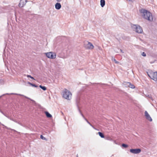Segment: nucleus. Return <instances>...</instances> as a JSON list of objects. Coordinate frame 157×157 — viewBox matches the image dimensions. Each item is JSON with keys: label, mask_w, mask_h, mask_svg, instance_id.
Masks as SVG:
<instances>
[{"label": "nucleus", "mask_w": 157, "mask_h": 157, "mask_svg": "<svg viewBox=\"0 0 157 157\" xmlns=\"http://www.w3.org/2000/svg\"><path fill=\"white\" fill-rule=\"evenodd\" d=\"M142 16L145 19L151 21L153 20V18L152 14L147 10L142 9L139 10Z\"/></svg>", "instance_id": "1"}, {"label": "nucleus", "mask_w": 157, "mask_h": 157, "mask_svg": "<svg viewBox=\"0 0 157 157\" xmlns=\"http://www.w3.org/2000/svg\"><path fill=\"white\" fill-rule=\"evenodd\" d=\"M133 31L139 33H141L143 32V29L141 27L138 25H131Z\"/></svg>", "instance_id": "2"}, {"label": "nucleus", "mask_w": 157, "mask_h": 157, "mask_svg": "<svg viewBox=\"0 0 157 157\" xmlns=\"http://www.w3.org/2000/svg\"><path fill=\"white\" fill-rule=\"evenodd\" d=\"M63 97L67 100H70L71 98L70 95H71V92L65 89L63 91Z\"/></svg>", "instance_id": "3"}, {"label": "nucleus", "mask_w": 157, "mask_h": 157, "mask_svg": "<svg viewBox=\"0 0 157 157\" xmlns=\"http://www.w3.org/2000/svg\"><path fill=\"white\" fill-rule=\"evenodd\" d=\"M148 76L155 81H157V72H147Z\"/></svg>", "instance_id": "4"}, {"label": "nucleus", "mask_w": 157, "mask_h": 157, "mask_svg": "<svg viewBox=\"0 0 157 157\" xmlns=\"http://www.w3.org/2000/svg\"><path fill=\"white\" fill-rule=\"evenodd\" d=\"M84 47L87 49H93L94 46L92 44L88 41H86L84 42Z\"/></svg>", "instance_id": "5"}, {"label": "nucleus", "mask_w": 157, "mask_h": 157, "mask_svg": "<svg viewBox=\"0 0 157 157\" xmlns=\"http://www.w3.org/2000/svg\"><path fill=\"white\" fill-rule=\"evenodd\" d=\"M46 56L49 58L54 59L56 58V55L54 52H49L46 53H45Z\"/></svg>", "instance_id": "6"}, {"label": "nucleus", "mask_w": 157, "mask_h": 157, "mask_svg": "<svg viewBox=\"0 0 157 157\" xmlns=\"http://www.w3.org/2000/svg\"><path fill=\"white\" fill-rule=\"evenodd\" d=\"M141 151V149L139 148L136 149H131L130 150V152L134 154H139L140 153Z\"/></svg>", "instance_id": "7"}, {"label": "nucleus", "mask_w": 157, "mask_h": 157, "mask_svg": "<svg viewBox=\"0 0 157 157\" xmlns=\"http://www.w3.org/2000/svg\"><path fill=\"white\" fill-rule=\"evenodd\" d=\"M27 2V0H20L18 6L20 7H24Z\"/></svg>", "instance_id": "8"}, {"label": "nucleus", "mask_w": 157, "mask_h": 157, "mask_svg": "<svg viewBox=\"0 0 157 157\" xmlns=\"http://www.w3.org/2000/svg\"><path fill=\"white\" fill-rule=\"evenodd\" d=\"M144 113L146 119L150 121H151L152 120V119L146 111Z\"/></svg>", "instance_id": "9"}, {"label": "nucleus", "mask_w": 157, "mask_h": 157, "mask_svg": "<svg viewBox=\"0 0 157 157\" xmlns=\"http://www.w3.org/2000/svg\"><path fill=\"white\" fill-rule=\"evenodd\" d=\"M128 84V86L132 89L135 88V86L133 84H131L130 82H124L123 83L124 85Z\"/></svg>", "instance_id": "10"}, {"label": "nucleus", "mask_w": 157, "mask_h": 157, "mask_svg": "<svg viewBox=\"0 0 157 157\" xmlns=\"http://www.w3.org/2000/svg\"><path fill=\"white\" fill-rule=\"evenodd\" d=\"M77 106H78V109L82 117L84 118V119L86 120V121L87 122V123L88 124H89L90 125H91V124L88 121V120L86 118H85V117H84V115L82 113V112H81V111L79 109V107H78V105L77 101Z\"/></svg>", "instance_id": "11"}, {"label": "nucleus", "mask_w": 157, "mask_h": 157, "mask_svg": "<svg viewBox=\"0 0 157 157\" xmlns=\"http://www.w3.org/2000/svg\"><path fill=\"white\" fill-rule=\"evenodd\" d=\"M55 8L57 10H59L61 7V5L60 3L59 2L56 3L55 5Z\"/></svg>", "instance_id": "12"}, {"label": "nucleus", "mask_w": 157, "mask_h": 157, "mask_svg": "<svg viewBox=\"0 0 157 157\" xmlns=\"http://www.w3.org/2000/svg\"><path fill=\"white\" fill-rule=\"evenodd\" d=\"M105 5V0H101L100 5L101 7H103Z\"/></svg>", "instance_id": "13"}, {"label": "nucleus", "mask_w": 157, "mask_h": 157, "mask_svg": "<svg viewBox=\"0 0 157 157\" xmlns=\"http://www.w3.org/2000/svg\"><path fill=\"white\" fill-rule=\"evenodd\" d=\"M44 113L48 118H51L52 117V115L48 112L45 111Z\"/></svg>", "instance_id": "14"}, {"label": "nucleus", "mask_w": 157, "mask_h": 157, "mask_svg": "<svg viewBox=\"0 0 157 157\" xmlns=\"http://www.w3.org/2000/svg\"><path fill=\"white\" fill-rule=\"evenodd\" d=\"M27 83H28V84H29L30 85H31V86H32L33 87H38V86L34 84L31 83L30 82H27Z\"/></svg>", "instance_id": "15"}, {"label": "nucleus", "mask_w": 157, "mask_h": 157, "mask_svg": "<svg viewBox=\"0 0 157 157\" xmlns=\"http://www.w3.org/2000/svg\"><path fill=\"white\" fill-rule=\"evenodd\" d=\"M98 134L101 138H104L105 137L103 133L101 132H98Z\"/></svg>", "instance_id": "16"}, {"label": "nucleus", "mask_w": 157, "mask_h": 157, "mask_svg": "<svg viewBox=\"0 0 157 157\" xmlns=\"http://www.w3.org/2000/svg\"><path fill=\"white\" fill-rule=\"evenodd\" d=\"M39 87L44 91H45L47 89V88L45 86H44L41 85H40Z\"/></svg>", "instance_id": "17"}, {"label": "nucleus", "mask_w": 157, "mask_h": 157, "mask_svg": "<svg viewBox=\"0 0 157 157\" xmlns=\"http://www.w3.org/2000/svg\"><path fill=\"white\" fill-rule=\"evenodd\" d=\"M121 146L123 148H126L128 147V145L127 144L123 143L121 144Z\"/></svg>", "instance_id": "18"}, {"label": "nucleus", "mask_w": 157, "mask_h": 157, "mask_svg": "<svg viewBox=\"0 0 157 157\" xmlns=\"http://www.w3.org/2000/svg\"><path fill=\"white\" fill-rule=\"evenodd\" d=\"M1 125H2L3 126H4V127H5V128L6 129H7L11 130H12L14 131V130L11 129L10 128H9L7 126H5V125H4L3 124H1Z\"/></svg>", "instance_id": "19"}, {"label": "nucleus", "mask_w": 157, "mask_h": 157, "mask_svg": "<svg viewBox=\"0 0 157 157\" xmlns=\"http://www.w3.org/2000/svg\"><path fill=\"white\" fill-rule=\"evenodd\" d=\"M40 138L43 140H44L47 141V139L44 137L42 135H41L40 136Z\"/></svg>", "instance_id": "20"}, {"label": "nucleus", "mask_w": 157, "mask_h": 157, "mask_svg": "<svg viewBox=\"0 0 157 157\" xmlns=\"http://www.w3.org/2000/svg\"><path fill=\"white\" fill-rule=\"evenodd\" d=\"M27 77H28V78H31L33 79V80H35V79H34V78L31 75H27Z\"/></svg>", "instance_id": "21"}, {"label": "nucleus", "mask_w": 157, "mask_h": 157, "mask_svg": "<svg viewBox=\"0 0 157 157\" xmlns=\"http://www.w3.org/2000/svg\"><path fill=\"white\" fill-rule=\"evenodd\" d=\"M105 139L106 140H112V139L110 137H109V136L106 137Z\"/></svg>", "instance_id": "22"}, {"label": "nucleus", "mask_w": 157, "mask_h": 157, "mask_svg": "<svg viewBox=\"0 0 157 157\" xmlns=\"http://www.w3.org/2000/svg\"><path fill=\"white\" fill-rule=\"evenodd\" d=\"M141 55L143 56H144V57H145L146 56V53L144 52H143L142 54H141Z\"/></svg>", "instance_id": "23"}, {"label": "nucleus", "mask_w": 157, "mask_h": 157, "mask_svg": "<svg viewBox=\"0 0 157 157\" xmlns=\"http://www.w3.org/2000/svg\"><path fill=\"white\" fill-rule=\"evenodd\" d=\"M30 100L33 102V103H36L35 101H34V100L31 99Z\"/></svg>", "instance_id": "24"}, {"label": "nucleus", "mask_w": 157, "mask_h": 157, "mask_svg": "<svg viewBox=\"0 0 157 157\" xmlns=\"http://www.w3.org/2000/svg\"><path fill=\"white\" fill-rule=\"evenodd\" d=\"M0 112H1V113H2V114H3V115H5V116H6V115H5L4 114V113L3 112V111H2V110H1V109H0Z\"/></svg>", "instance_id": "25"}, {"label": "nucleus", "mask_w": 157, "mask_h": 157, "mask_svg": "<svg viewBox=\"0 0 157 157\" xmlns=\"http://www.w3.org/2000/svg\"><path fill=\"white\" fill-rule=\"evenodd\" d=\"M24 97H25V98H27V99H29V100H31V99L30 98H28V97H26V96H25Z\"/></svg>", "instance_id": "26"}, {"label": "nucleus", "mask_w": 157, "mask_h": 157, "mask_svg": "<svg viewBox=\"0 0 157 157\" xmlns=\"http://www.w3.org/2000/svg\"><path fill=\"white\" fill-rule=\"evenodd\" d=\"M114 61H115V63H118V61H116V60L115 59H114Z\"/></svg>", "instance_id": "27"}, {"label": "nucleus", "mask_w": 157, "mask_h": 157, "mask_svg": "<svg viewBox=\"0 0 157 157\" xmlns=\"http://www.w3.org/2000/svg\"><path fill=\"white\" fill-rule=\"evenodd\" d=\"M3 81L1 79L0 80V82L1 83H3Z\"/></svg>", "instance_id": "28"}, {"label": "nucleus", "mask_w": 157, "mask_h": 157, "mask_svg": "<svg viewBox=\"0 0 157 157\" xmlns=\"http://www.w3.org/2000/svg\"><path fill=\"white\" fill-rule=\"evenodd\" d=\"M122 38L123 39H125V36H122Z\"/></svg>", "instance_id": "29"}, {"label": "nucleus", "mask_w": 157, "mask_h": 157, "mask_svg": "<svg viewBox=\"0 0 157 157\" xmlns=\"http://www.w3.org/2000/svg\"><path fill=\"white\" fill-rule=\"evenodd\" d=\"M126 0L127 1H129V2H133L132 0Z\"/></svg>", "instance_id": "30"}, {"label": "nucleus", "mask_w": 157, "mask_h": 157, "mask_svg": "<svg viewBox=\"0 0 157 157\" xmlns=\"http://www.w3.org/2000/svg\"><path fill=\"white\" fill-rule=\"evenodd\" d=\"M120 51L121 52H122V53H124V52H123V50H121V49H120Z\"/></svg>", "instance_id": "31"}, {"label": "nucleus", "mask_w": 157, "mask_h": 157, "mask_svg": "<svg viewBox=\"0 0 157 157\" xmlns=\"http://www.w3.org/2000/svg\"><path fill=\"white\" fill-rule=\"evenodd\" d=\"M62 0H56V1H57V2H60Z\"/></svg>", "instance_id": "32"}, {"label": "nucleus", "mask_w": 157, "mask_h": 157, "mask_svg": "<svg viewBox=\"0 0 157 157\" xmlns=\"http://www.w3.org/2000/svg\"><path fill=\"white\" fill-rule=\"evenodd\" d=\"M92 128H94V129H96V128H95V127H94L93 126H92Z\"/></svg>", "instance_id": "33"}, {"label": "nucleus", "mask_w": 157, "mask_h": 157, "mask_svg": "<svg viewBox=\"0 0 157 157\" xmlns=\"http://www.w3.org/2000/svg\"><path fill=\"white\" fill-rule=\"evenodd\" d=\"M126 85V86H128V84H126L125 83V85Z\"/></svg>", "instance_id": "34"}, {"label": "nucleus", "mask_w": 157, "mask_h": 157, "mask_svg": "<svg viewBox=\"0 0 157 157\" xmlns=\"http://www.w3.org/2000/svg\"><path fill=\"white\" fill-rule=\"evenodd\" d=\"M90 125L91 126H92V127L93 126L92 124H91V125Z\"/></svg>", "instance_id": "35"}, {"label": "nucleus", "mask_w": 157, "mask_h": 157, "mask_svg": "<svg viewBox=\"0 0 157 157\" xmlns=\"http://www.w3.org/2000/svg\"><path fill=\"white\" fill-rule=\"evenodd\" d=\"M77 157H78V155H77Z\"/></svg>", "instance_id": "36"}, {"label": "nucleus", "mask_w": 157, "mask_h": 157, "mask_svg": "<svg viewBox=\"0 0 157 157\" xmlns=\"http://www.w3.org/2000/svg\"><path fill=\"white\" fill-rule=\"evenodd\" d=\"M2 124L1 122H0V124Z\"/></svg>", "instance_id": "37"}, {"label": "nucleus", "mask_w": 157, "mask_h": 157, "mask_svg": "<svg viewBox=\"0 0 157 157\" xmlns=\"http://www.w3.org/2000/svg\"><path fill=\"white\" fill-rule=\"evenodd\" d=\"M2 96H0V98L1 97H2Z\"/></svg>", "instance_id": "38"}]
</instances>
